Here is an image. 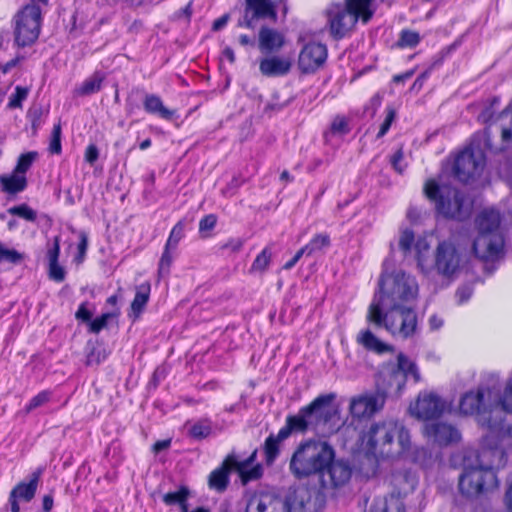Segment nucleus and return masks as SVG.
<instances>
[{
	"label": "nucleus",
	"mask_w": 512,
	"mask_h": 512,
	"mask_svg": "<svg viewBox=\"0 0 512 512\" xmlns=\"http://www.w3.org/2000/svg\"><path fill=\"white\" fill-rule=\"evenodd\" d=\"M283 500L288 512H318L317 493L307 486L291 490Z\"/></svg>",
	"instance_id": "19"
},
{
	"label": "nucleus",
	"mask_w": 512,
	"mask_h": 512,
	"mask_svg": "<svg viewBox=\"0 0 512 512\" xmlns=\"http://www.w3.org/2000/svg\"><path fill=\"white\" fill-rule=\"evenodd\" d=\"M42 474L41 469H37L34 471L28 482H20L18 483L10 492L13 497H16L19 500H23L26 502L31 501L36 493L38 483Z\"/></svg>",
	"instance_id": "27"
},
{
	"label": "nucleus",
	"mask_w": 512,
	"mask_h": 512,
	"mask_svg": "<svg viewBox=\"0 0 512 512\" xmlns=\"http://www.w3.org/2000/svg\"><path fill=\"white\" fill-rule=\"evenodd\" d=\"M232 469H235V457L228 455L222 465L210 473L209 487L217 491L225 490L229 481V472Z\"/></svg>",
	"instance_id": "25"
},
{
	"label": "nucleus",
	"mask_w": 512,
	"mask_h": 512,
	"mask_svg": "<svg viewBox=\"0 0 512 512\" xmlns=\"http://www.w3.org/2000/svg\"><path fill=\"white\" fill-rule=\"evenodd\" d=\"M303 423H301V420L297 418L296 415H290L286 418V424L284 427H282L276 436L278 440V443H281L283 440L287 439L292 432H300L304 433L303 430Z\"/></svg>",
	"instance_id": "33"
},
{
	"label": "nucleus",
	"mask_w": 512,
	"mask_h": 512,
	"mask_svg": "<svg viewBox=\"0 0 512 512\" xmlns=\"http://www.w3.org/2000/svg\"><path fill=\"white\" fill-rule=\"evenodd\" d=\"M334 456V449L327 442L309 440L293 453L290 470L298 478L322 473Z\"/></svg>",
	"instance_id": "6"
},
{
	"label": "nucleus",
	"mask_w": 512,
	"mask_h": 512,
	"mask_svg": "<svg viewBox=\"0 0 512 512\" xmlns=\"http://www.w3.org/2000/svg\"><path fill=\"white\" fill-rule=\"evenodd\" d=\"M8 213L19 216L28 221H35L36 219V212L26 204L10 207L8 209Z\"/></svg>",
	"instance_id": "46"
},
{
	"label": "nucleus",
	"mask_w": 512,
	"mask_h": 512,
	"mask_svg": "<svg viewBox=\"0 0 512 512\" xmlns=\"http://www.w3.org/2000/svg\"><path fill=\"white\" fill-rule=\"evenodd\" d=\"M2 190L16 194L23 191L27 186L26 176L13 170L11 174L3 175L0 178Z\"/></svg>",
	"instance_id": "29"
},
{
	"label": "nucleus",
	"mask_w": 512,
	"mask_h": 512,
	"mask_svg": "<svg viewBox=\"0 0 512 512\" xmlns=\"http://www.w3.org/2000/svg\"><path fill=\"white\" fill-rule=\"evenodd\" d=\"M420 41V36L417 32L404 30L399 39L401 47H415Z\"/></svg>",
	"instance_id": "52"
},
{
	"label": "nucleus",
	"mask_w": 512,
	"mask_h": 512,
	"mask_svg": "<svg viewBox=\"0 0 512 512\" xmlns=\"http://www.w3.org/2000/svg\"><path fill=\"white\" fill-rule=\"evenodd\" d=\"M366 321L385 328L392 336L412 337L417 330L415 305L382 306L369 305Z\"/></svg>",
	"instance_id": "5"
},
{
	"label": "nucleus",
	"mask_w": 512,
	"mask_h": 512,
	"mask_svg": "<svg viewBox=\"0 0 512 512\" xmlns=\"http://www.w3.org/2000/svg\"><path fill=\"white\" fill-rule=\"evenodd\" d=\"M292 63L288 57L272 55L259 62L260 72L267 77L286 75L291 69Z\"/></svg>",
	"instance_id": "23"
},
{
	"label": "nucleus",
	"mask_w": 512,
	"mask_h": 512,
	"mask_svg": "<svg viewBox=\"0 0 512 512\" xmlns=\"http://www.w3.org/2000/svg\"><path fill=\"white\" fill-rule=\"evenodd\" d=\"M102 81L103 77L100 74H94L92 77L86 79L78 88V94L90 95L98 92L101 88Z\"/></svg>",
	"instance_id": "39"
},
{
	"label": "nucleus",
	"mask_w": 512,
	"mask_h": 512,
	"mask_svg": "<svg viewBox=\"0 0 512 512\" xmlns=\"http://www.w3.org/2000/svg\"><path fill=\"white\" fill-rule=\"evenodd\" d=\"M415 242L416 239L412 230L404 229L400 232L398 245L405 255L414 249Z\"/></svg>",
	"instance_id": "42"
},
{
	"label": "nucleus",
	"mask_w": 512,
	"mask_h": 512,
	"mask_svg": "<svg viewBox=\"0 0 512 512\" xmlns=\"http://www.w3.org/2000/svg\"><path fill=\"white\" fill-rule=\"evenodd\" d=\"M183 236H184V224H183V222L179 221L172 228L165 246H167V248L176 249L179 241L183 238Z\"/></svg>",
	"instance_id": "47"
},
{
	"label": "nucleus",
	"mask_w": 512,
	"mask_h": 512,
	"mask_svg": "<svg viewBox=\"0 0 512 512\" xmlns=\"http://www.w3.org/2000/svg\"><path fill=\"white\" fill-rule=\"evenodd\" d=\"M325 469L326 471L322 472V483L333 488L345 485L352 474L349 464L342 460H332Z\"/></svg>",
	"instance_id": "22"
},
{
	"label": "nucleus",
	"mask_w": 512,
	"mask_h": 512,
	"mask_svg": "<svg viewBox=\"0 0 512 512\" xmlns=\"http://www.w3.org/2000/svg\"><path fill=\"white\" fill-rule=\"evenodd\" d=\"M79 239H80V242L78 244V253L79 254L76 257V260L78 262H82L85 257L87 248H88V237L85 232H80Z\"/></svg>",
	"instance_id": "58"
},
{
	"label": "nucleus",
	"mask_w": 512,
	"mask_h": 512,
	"mask_svg": "<svg viewBox=\"0 0 512 512\" xmlns=\"http://www.w3.org/2000/svg\"><path fill=\"white\" fill-rule=\"evenodd\" d=\"M373 14L372 0H346L345 4H331L327 9L330 32L335 38H343L359 19L367 23Z\"/></svg>",
	"instance_id": "7"
},
{
	"label": "nucleus",
	"mask_w": 512,
	"mask_h": 512,
	"mask_svg": "<svg viewBox=\"0 0 512 512\" xmlns=\"http://www.w3.org/2000/svg\"><path fill=\"white\" fill-rule=\"evenodd\" d=\"M490 451H484L479 455V464L466 466L459 478V490L467 497L477 496L484 490L497 486L496 474L490 463H484Z\"/></svg>",
	"instance_id": "10"
},
{
	"label": "nucleus",
	"mask_w": 512,
	"mask_h": 512,
	"mask_svg": "<svg viewBox=\"0 0 512 512\" xmlns=\"http://www.w3.org/2000/svg\"><path fill=\"white\" fill-rule=\"evenodd\" d=\"M151 286L148 282L142 283L137 287L135 297L131 303V310L135 318H137L146 306Z\"/></svg>",
	"instance_id": "31"
},
{
	"label": "nucleus",
	"mask_w": 512,
	"mask_h": 512,
	"mask_svg": "<svg viewBox=\"0 0 512 512\" xmlns=\"http://www.w3.org/2000/svg\"><path fill=\"white\" fill-rule=\"evenodd\" d=\"M279 447L280 443H278V440L274 438V435H270L266 440L264 444V453L266 462L268 464H271L279 453Z\"/></svg>",
	"instance_id": "44"
},
{
	"label": "nucleus",
	"mask_w": 512,
	"mask_h": 512,
	"mask_svg": "<svg viewBox=\"0 0 512 512\" xmlns=\"http://www.w3.org/2000/svg\"><path fill=\"white\" fill-rule=\"evenodd\" d=\"M28 96V89L17 86L15 88V92L11 94L9 98L8 106L10 108H21L22 102L27 98Z\"/></svg>",
	"instance_id": "51"
},
{
	"label": "nucleus",
	"mask_w": 512,
	"mask_h": 512,
	"mask_svg": "<svg viewBox=\"0 0 512 512\" xmlns=\"http://www.w3.org/2000/svg\"><path fill=\"white\" fill-rule=\"evenodd\" d=\"M350 131L348 121L345 117L336 116L330 126V130L325 133V138L328 140L332 136H342Z\"/></svg>",
	"instance_id": "38"
},
{
	"label": "nucleus",
	"mask_w": 512,
	"mask_h": 512,
	"mask_svg": "<svg viewBox=\"0 0 512 512\" xmlns=\"http://www.w3.org/2000/svg\"><path fill=\"white\" fill-rule=\"evenodd\" d=\"M389 390L384 383L378 382V389L373 392H364L350 399L349 413L353 419H370L380 412L386 401V393Z\"/></svg>",
	"instance_id": "12"
},
{
	"label": "nucleus",
	"mask_w": 512,
	"mask_h": 512,
	"mask_svg": "<svg viewBox=\"0 0 512 512\" xmlns=\"http://www.w3.org/2000/svg\"><path fill=\"white\" fill-rule=\"evenodd\" d=\"M396 118V111L393 107L386 108V117L383 123L380 126L379 132L377 134V138L383 137L390 129L392 123Z\"/></svg>",
	"instance_id": "54"
},
{
	"label": "nucleus",
	"mask_w": 512,
	"mask_h": 512,
	"mask_svg": "<svg viewBox=\"0 0 512 512\" xmlns=\"http://www.w3.org/2000/svg\"><path fill=\"white\" fill-rule=\"evenodd\" d=\"M24 259V254L15 249H10L0 242V263L7 262L10 264H20Z\"/></svg>",
	"instance_id": "41"
},
{
	"label": "nucleus",
	"mask_w": 512,
	"mask_h": 512,
	"mask_svg": "<svg viewBox=\"0 0 512 512\" xmlns=\"http://www.w3.org/2000/svg\"><path fill=\"white\" fill-rule=\"evenodd\" d=\"M481 142H483L485 148H492L487 130L477 135L472 144L456 157L454 173L459 181L468 182L470 179L479 176L483 171L485 156Z\"/></svg>",
	"instance_id": "9"
},
{
	"label": "nucleus",
	"mask_w": 512,
	"mask_h": 512,
	"mask_svg": "<svg viewBox=\"0 0 512 512\" xmlns=\"http://www.w3.org/2000/svg\"><path fill=\"white\" fill-rule=\"evenodd\" d=\"M303 423H301V420L297 418L296 415H290L286 418V424L284 427H282L276 436L278 440V443H281L283 440L287 439L292 432H300L304 433L303 430Z\"/></svg>",
	"instance_id": "34"
},
{
	"label": "nucleus",
	"mask_w": 512,
	"mask_h": 512,
	"mask_svg": "<svg viewBox=\"0 0 512 512\" xmlns=\"http://www.w3.org/2000/svg\"><path fill=\"white\" fill-rule=\"evenodd\" d=\"M271 19L276 21L277 12L272 0H246L245 12L238 26L254 28V20Z\"/></svg>",
	"instance_id": "18"
},
{
	"label": "nucleus",
	"mask_w": 512,
	"mask_h": 512,
	"mask_svg": "<svg viewBox=\"0 0 512 512\" xmlns=\"http://www.w3.org/2000/svg\"><path fill=\"white\" fill-rule=\"evenodd\" d=\"M448 404L438 394L429 391L419 393L415 402L409 406V413L418 420H430L440 417Z\"/></svg>",
	"instance_id": "15"
},
{
	"label": "nucleus",
	"mask_w": 512,
	"mask_h": 512,
	"mask_svg": "<svg viewBox=\"0 0 512 512\" xmlns=\"http://www.w3.org/2000/svg\"><path fill=\"white\" fill-rule=\"evenodd\" d=\"M242 246H243V240L237 238V239H230L224 245V248L230 249L233 252H238L241 250Z\"/></svg>",
	"instance_id": "64"
},
{
	"label": "nucleus",
	"mask_w": 512,
	"mask_h": 512,
	"mask_svg": "<svg viewBox=\"0 0 512 512\" xmlns=\"http://www.w3.org/2000/svg\"><path fill=\"white\" fill-rule=\"evenodd\" d=\"M411 376L415 382L420 380V374L416 364L407 356L400 353L397 356V368L381 372L382 383L390 391L399 392L405 385L406 379Z\"/></svg>",
	"instance_id": "16"
},
{
	"label": "nucleus",
	"mask_w": 512,
	"mask_h": 512,
	"mask_svg": "<svg viewBox=\"0 0 512 512\" xmlns=\"http://www.w3.org/2000/svg\"><path fill=\"white\" fill-rule=\"evenodd\" d=\"M500 213L493 209H484L475 218L477 236L473 242L475 256L483 261H495L503 253L504 237L500 228Z\"/></svg>",
	"instance_id": "3"
},
{
	"label": "nucleus",
	"mask_w": 512,
	"mask_h": 512,
	"mask_svg": "<svg viewBox=\"0 0 512 512\" xmlns=\"http://www.w3.org/2000/svg\"><path fill=\"white\" fill-rule=\"evenodd\" d=\"M415 257L418 263V267L424 273L427 272L426 261L430 251V243L426 237H418L414 244Z\"/></svg>",
	"instance_id": "32"
},
{
	"label": "nucleus",
	"mask_w": 512,
	"mask_h": 512,
	"mask_svg": "<svg viewBox=\"0 0 512 512\" xmlns=\"http://www.w3.org/2000/svg\"><path fill=\"white\" fill-rule=\"evenodd\" d=\"M370 512H406L403 502L396 497L386 500L379 508H373Z\"/></svg>",
	"instance_id": "45"
},
{
	"label": "nucleus",
	"mask_w": 512,
	"mask_h": 512,
	"mask_svg": "<svg viewBox=\"0 0 512 512\" xmlns=\"http://www.w3.org/2000/svg\"><path fill=\"white\" fill-rule=\"evenodd\" d=\"M255 456L256 451H254L252 455L245 461L241 462L235 458V470L239 473L243 483L257 479L261 475V467L259 465L248 469L250 464L254 461Z\"/></svg>",
	"instance_id": "30"
},
{
	"label": "nucleus",
	"mask_w": 512,
	"mask_h": 512,
	"mask_svg": "<svg viewBox=\"0 0 512 512\" xmlns=\"http://www.w3.org/2000/svg\"><path fill=\"white\" fill-rule=\"evenodd\" d=\"M98 157H99L98 148L94 144L89 145L85 151V160L88 163L93 164L98 159Z\"/></svg>",
	"instance_id": "63"
},
{
	"label": "nucleus",
	"mask_w": 512,
	"mask_h": 512,
	"mask_svg": "<svg viewBox=\"0 0 512 512\" xmlns=\"http://www.w3.org/2000/svg\"><path fill=\"white\" fill-rule=\"evenodd\" d=\"M217 223V218L213 214L206 215L204 218L200 220L199 223V231L205 232L212 230Z\"/></svg>",
	"instance_id": "57"
},
{
	"label": "nucleus",
	"mask_w": 512,
	"mask_h": 512,
	"mask_svg": "<svg viewBox=\"0 0 512 512\" xmlns=\"http://www.w3.org/2000/svg\"><path fill=\"white\" fill-rule=\"evenodd\" d=\"M361 446L366 454L376 459L397 458L411 449L409 430L394 419L373 422L361 435Z\"/></svg>",
	"instance_id": "1"
},
{
	"label": "nucleus",
	"mask_w": 512,
	"mask_h": 512,
	"mask_svg": "<svg viewBox=\"0 0 512 512\" xmlns=\"http://www.w3.org/2000/svg\"><path fill=\"white\" fill-rule=\"evenodd\" d=\"M42 7L35 3L26 5L15 17V40L19 46L34 43L40 33Z\"/></svg>",
	"instance_id": "11"
},
{
	"label": "nucleus",
	"mask_w": 512,
	"mask_h": 512,
	"mask_svg": "<svg viewBox=\"0 0 512 512\" xmlns=\"http://www.w3.org/2000/svg\"><path fill=\"white\" fill-rule=\"evenodd\" d=\"M212 432V422L208 418H203L191 425L189 433L193 438L203 439Z\"/></svg>",
	"instance_id": "37"
},
{
	"label": "nucleus",
	"mask_w": 512,
	"mask_h": 512,
	"mask_svg": "<svg viewBox=\"0 0 512 512\" xmlns=\"http://www.w3.org/2000/svg\"><path fill=\"white\" fill-rule=\"evenodd\" d=\"M473 289L470 285L460 287L456 292V298L459 304L466 302L472 295Z\"/></svg>",
	"instance_id": "61"
},
{
	"label": "nucleus",
	"mask_w": 512,
	"mask_h": 512,
	"mask_svg": "<svg viewBox=\"0 0 512 512\" xmlns=\"http://www.w3.org/2000/svg\"><path fill=\"white\" fill-rule=\"evenodd\" d=\"M49 272L50 277L57 282H61L65 278L64 269L58 264V262L49 263Z\"/></svg>",
	"instance_id": "56"
},
{
	"label": "nucleus",
	"mask_w": 512,
	"mask_h": 512,
	"mask_svg": "<svg viewBox=\"0 0 512 512\" xmlns=\"http://www.w3.org/2000/svg\"><path fill=\"white\" fill-rule=\"evenodd\" d=\"M285 36L276 29L262 27L259 31L258 46L263 53H275L285 45Z\"/></svg>",
	"instance_id": "24"
},
{
	"label": "nucleus",
	"mask_w": 512,
	"mask_h": 512,
	"mask_svg": "<svg viewBox=\"0 0 512 512\" xmlns=\"http://www.w3.org/2000/svg\"><path fill=\"white\" fill-rule=\"evenodd\" d=\"M61 126L60 124L54 125L51 133L50 143H49V151L52 154H60L61 153Z\"/></svg>",
	"instance_id": "50"
},
{
	"label": "nucleus",
	"mask_w": 512,
	"mask_h": 512,
	"mask_svg": "<svg viewBox=\"0 0 512 512\" xmlns=\"http://www.w3.org/2000/svg\"><path fill=\"white\" fill-rule=\"evenodd\" d=\"M272 256H273V253H272L271 247H269V246L265 247L256 256L255 260L253 261L251 268H250V272L251 273H260V274L264 273L270 265Z\"/></svg>",
	"instance_id": "35"
},
{
	"label": "nucleus",
	"mask_w": 512,
	"mask_h": 512,
	"mask_svg": "<svg viewBox=\"0 0 512 512\" xmlns=\"http://www.w3.org/2000/svg\"><path fill=\"white\" fill-rule=\"evenodd\" d=\"M116 316L115 313H104L100 317L95 318L90 321V331L95 334L99 333L107 326L108 322Z\"/></svg>",
	"instance_id": "49"
},
{
	"label": "nucleus",
	"mask_w": 512,
	"mask_h": 512,
	"mask_svg": "<svg viewBox=\"0 0 512 512\" xmlns=\"http://www.w3.org/2000/svg\"><path fill=\"white\" fill-rule=\"evenodd\" d=\"M59 253H60V239L58 236H56L54 238L52 247L47 252V257H48L49 263L58 262Z\"/></svg>",
	"instance_id": "60"
},
{
	"label": "nucleus",
	"mask_w": 512,
	"mask_h": 512,
	"mask_svg": "<svg viewBox=\"0 0 512 512\" xmlns=\"http://www.w3.org/2000/svg\"><path fill=\"white\" fill-rule=\"evenodd\" d=\"M403 157V151L400 149L397 152H395V154L391 158V164L398 173H402L405 168L402 165Z\"/></svg>",
	"instance_id": "62"
},
{
	"label": "nucleus",
	"mask_w": 512,
	"mask_h": 512,
	"mask_svg": "<svg viewBox=\"0 0 512 512\" xmlns=\"http://www.w3.org/2000/svg\"><path fill=\"white\" fill-rule=\"evenodd\" d=\"M143 106L147 113L157 115L165 120H171L175 115V111L165 107L161 98L155 94H147Z\"/></svg>",
	"instance_id": "28"
},
{
	"label": "nucleus",
	"mask_w": 512,
	"mask_h": 512,
	"mask_svg": "<svg viewBox=\"0 0 512 512\" xmlns=\"http://www.w3.org/2000/svg\"><path fill=\"white\" fill-rule=\"evenodd\" d=\"M423 435L428 442L439 447L458 443L461 433L452 424L446 422L427 423L423 427Z\"/></svg>",
	"instance_id": "17"
},
{
	"label": "nucleus",
	"mask_w": 512,
	"mask_h": 512,
	"mask_svg": "<svg viewBox=\"0 0 512 512\" xmlns=\"http://www.w3.org/2000/svg\"><path fill=\"white\" fill-rule=\"evenodd\" d=\"M424 194L446 218L464 220L472 211L473 203L468 196L456 189L439 186L434 180L425 183Z\"/></svg>",
	"instance_id": "8"
},
{
	"label": "nucleus",
	"mask_w": 512,
	"mask_h": 512,
	"mask_svg": "<svg viewBox=\"0 0 512 512\" xmlns=\"http://www.w3.org/2000/svg\"><path fill=\"white\" fill-rule=\"evenodd\" d=\"M484 396L485 393L481 389L467 392L460 400L459 409L462 414L476 415L479 422L491 426L490 418L486 417V414H491L497 410L505 411L501 405L504 393L497 399L495 404L489 405V407L484 403Z\"/></svg>",
	"instance_id": "14"
},
{
	"label": "nucleus",
	"mask_w": 512,
	"mask_h": 512,
	"mask_svg": "<svg viewBox=\"0 0 512 512\" xmlns=\"http://www.w3.org/2000/svg\"><path fill=\"white\" fill-rule=\"evenodd\" d=\"M330 246V237L326 233L315 235L303 248L306 255L310 256Z\"/></svg>",
	"instance_id": "36"
},
{
	"label": "nucleus",
	"mask_w": 512,
	"mask_h": 512,
	"mask_svg": "<svg viewBox=\"0 0 512 512\" xmlns=\"http://www.w3.org/2000/svg\"><path fill=\"white\" fill-rule=\"evenodd\" d=\"M327 59V48L317 42L306 44L298 58L299 69L303 73H313L323 66Z\"/></svg>",
	"instance_id": "20"
},
{
	"label": "nucleus",
	"mask_w": 512,
	"mask_h": 512,
	"mask_svg": "<svg viewBox=\"0 0 512 512\" xmlns=\"http://www.w3.org/2000/svg\"><path fill=\"white\" fill-rule=\"evenodd\" d=\"M461 264V253L452 240L438 243L434 255V269L439 275L452 278L460 271Z\"/></svg>",
	"instance_id": "13"
},
{
	"label": "nucleus",
	"mask_w": 512,
	"mask_h": 512,
	"mask_svg": "<svg viewBox=\"0 0 512 512\" xmlns=\"http://www.w3.org/2000/svg\"><path fill=\"white\" fill-rule=\"evenodd\" d=\"M501 405L505 412L512 413V383H507L504 389V396L501 399ZM509 434L512 435V425L508 428Z\"/></svg>",
	"instance_id": "55"
},
{
	"label": "nucleus",
	"mask_w": 512,
	"mask_h": 512,
	"mask_svg": "<svg viewBox=\"0 0 512 512\" xmlns=\"http://www.w3.org/2000/svg\"><path fill=\"white\" fill-rule=\"evenodd\" d=\"M188 497V490L186 488H181L174 492L166 493L163 496V501L167 505L180 504L185 502Z\"/></svg>",
	"instance_id": "48"
},
{
	"label": "nucleus",
	"mask_w": 512,
	"mask_h": 512,
	"mask_svg": "<svg viewBox=\"0 0 512 512\" xmlns=\"http://www.w3.org/2000/svg\"><path fill=\"white\" fill-rule=\"evenodd\" d=\"M356 341L366 350L376 354L391 353L394 350L392 345L383 342L369 328L361 330L356 337Z\"/></svg>",
	"instance_id": "26"
},
{
	"label": "nucleus",
	"mask_w": 512,
	"mask_h": 512,
	"mask_svg": "<svg viewBox=\"0 0 512 512\" xmlns=\"http://www.w3.org/2000/svg\"><path fill=\"white\" fill-rule=\"evenodd\" d=\"M173 248H167L165 246L163 254L159 261V274L160 275H167L169 273L170 266L173 261L172 251Z\"/></svg>",
	"instance_id": "53"
},
{
	"label": "nucleus",
	"mask_w": 512,
	"mask_h": 512,
	"mask_svg": "<svg viewBox=\"0 0 512 512\" xmlns=\"http://www.w3.org/2000/svg\"><path fill=\"white\" fill-rule=\"evenodd\" d=\"M52 397V392L49 390H43L35 395L29 403L25 406L24 411L26 414H29L31 411L46 405L50 402Z\"/></svg>",
	"instance_id": "40"
},
{
	"label": "nucleus",
	"mask_w": 512,
	"mask_h": 512,
	"mask_svg": "<svg viewBox=\"0 0 512 512\" xmlns=\"http://www.w3.org/2000/svg\"><path fill=\"white\" fill-rule=\"evenodd\" d=\"M92 311H90L87 307V303H82L78 310L76 311V314H75V317L78 319V320H81L83 322H89L91 321V318H92Z\"/></svg>",
	"instance_id": "59"
},
{
	"label": "nucleus",
	"mask_w": 512,
	"mask_h": 512,
	"mask_svg": "<svg viewBox=\"0 0 512 512\" xmlns=\"http://www.w3.org/2000/svg\"><path fill=\"white\" fill-rule=\"evenodd\" d=\"M246 512H288V510L283 498L270 492H257L248 500Z\"/></svg>",
	"instance_id": "21"
},
{
	"label": "nucleus",
	"mask_w": 512,
	"mask_h": 512,
	"mask_svg": "<svg viewBox=\"0 0 512 512\" xmlns=\"http://www.w3.org/2000/svg\"><path fill=\"white\" fill-rule=\"evenodd\" d=\"M335 394H323L316 397L310 404L300 408L296 414L303 423V430H313L327 437L335 434L342 422L338 408L333 404Z\"/></svg>",
	"instance_id": "4"
},
{
	"label": "nucleus",
	"mask_w": 512,
	"mask_h": 512,
	"mask_svg": "<svg viewBox=\"0 0 512 512\" xmlns=\"http://www.w3.org/2000/svg\"><path fill=\"white\" fill-rule=\"evenodd\" d=\"M38 154L37 152H27L24 154H21L18 158L17 165L14 169V171L25 175L26 172L31 168L32 164L36 160Z\"/></svg>",
	"instance_id": "43"
},
{
	"label": "nucleus",
	"mask_w": 512,
	"mask_h": 512,
	"mask_svg": "<svg viewBox=\"0 0 512 512\" xmlns=\"http://www.w3.org/2000/svg\"><path fill=\"white\" fill-rule=\"evenodd\" d=\"M418 295L419 285L416 278L401 269L389 271L388 262H385L378 280V289L370 305H415Z\"/></svg>",
	"instance_id": "2"
}]
</instances>
